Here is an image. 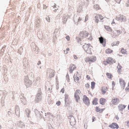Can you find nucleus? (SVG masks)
Returning <instances> with one entry per match:
<instances>
[{
	"mask_svg": "<svg viewBox=\"0 0 129 129\" xmlns=\"http://www.w3.org/2000/svg\"><path fill=\"white\" fill-rule=\"evenodd\" d=\"M96 60V57L93 55L87 57L85 58V61L86 62H88L89 63L94 62Z\"/></svg>",
	"mask_w": 129,
	"mask_h": 129,
	"instance_id": "nucleus-1",
	"label": "nucleus"
},
{
	"mask_svg": "<svg viewBox=\"0 0 129 129\" xmlns=\"http://www.w3.org/2000/svg\"><path fill=\"white\" fill-rule=\"evenodd\" d=\"M115 62L116 60L115 59L111 57H107L106 59V60L104 61L103 63L105 65H106L108 64H110V65L112 64Z\"/></svg>",
	"mask_w": 129,
	"mask_h": 129,
	"instance_id": "nucleus-2",
	"label": "nucleus"
},
{
	"mask_svg": "<svg viewBox=\"0 0 129 129\" xmlns=\"http://www.w3.org/2000/svg\"><path fill=\"white\" fill-rule=\"evenodd\" d=\"M91 46L90 44H85L83 46V48L86 52L88 54H91Z\"/></svg>",
	"mask_w": 129,
	"mask_h": 129,
	"instance_id": "nucleus-3",
	"label": "nucleus"
},
{
	"mask_svg": "<svg viewBox=\"0 0 129 129\" xmlns=\"http://www.w3.org/2000/svg\"><path fill=\"white\" fill-rule=\"evenodd\" d=\"M46 74L49 78H51L54 76L55 71L54 70L50 68L47 69V70Z\"/></svg>",
	"mask_w": 129,
	"mask_h": 129,
	"instance_id": "nucleus-4",
	"label": "nucleus"
},
{
	"mask_svg": "<svg viewBox=\"0 0 129 129\" xmlns=\"http://www.w3.org/2000/svg\"><path fill=\"white\" fill-rule=\"evenodd\" d=\"M116 19L118 21L121 22H125L126 21V17L125 16L123 15H119L117 16L116 18Z\"/></svg>",
	"mask_w": 129,
	"mask_h": 129,
	"instance_id": "nucleus-5",
	"label": "nucleus"
},
{
	"mask_svg": "<svg viewBox=\"0 0 129 129\" xmlns=\"http://www.w3.org/2000/svg\"><path fill=\"white\" fill-rule=\"evenodd\" d=\"M81 93V91L79 89H77L76 91L74 94V97L76 99V102L80 101V98L79 95Z\"/></svg>",
	"mask_w": 129,
	"mask_h": 129,
	"instance_id": "nucleus-6",
	"label": "nucleus"
},
{
	"mask_svg": "<svg viewBox=\"0 0 129 129\" xmlns=\"http://www.w3.org/2000/svg\"><path fill=\"white\" fill-rule=\"evenodd\" d=\"M89 35L88 33L86 31H82L80 32L79 34V37L83 39L87 37Z\"/></svg>",
	"mask_w": 129,
	"mask_h": 129,
	"instance_id": "nucleus-7",
	"label": "nucleus"
},
{
	"mask_svg": "<svg viewBox=\"0 0 129 129\" xmlns=\"http://www.w3.org/2000/svg\"><path fill=\"white\" fill-rule=\"evenodd\" d=\"M119 83L122 89H124L126 84L124 80L120 78L119 79Z\"/></svg>",
	"mask_w": 129,
	"mask_h": 129,
	"instance_id": "nucleus-8",
	"label": "nucleus"
},
{
	"mask_svg": "<svg viewBox=\"0 0 129 129\" xmlns=\"http://www.w3.org/2000/svg\"><path fill=\"white\" fill-rule=\"evenodd\" d=\"M109 127L112 129H123L120 128L118 125L116 123H113L109 125Z\"/></svg>",
	"mask_w": 129,
	"mask_h": 129,
	"instance_id": "nucleus-9",
	"label": "nucleus"
},
{
	"mask_svg": "<svg viewBox=\"0 0 129 129\" xmlns=\"http://www.w3.org/2000/svg\"><path fill=\"white\" fill-rule=\"evenodd\" d=\"M119 102V99L116 98H114L111 101L112 104L114 105H116Z\"/></svg>",
	"mask_w": 129,
	"mask_h": 129,
	"instance_id": "nucleus-10",
	"label": "nucleus"
},
{
	"mask_svg": "<svg viewBox=\"0 0 129 129\" xmlns=\"http://www.w3.org/2000/svg\"><path fill=\"white\" fill-rule=\"evenodd\" d=\"M83 101L84 103L86 105H89L90 104L89 100L88 98L85 95L83 96Z\"/></svg>",
	"mask_w": 129,
	"mask_h": 129,
	"instance_id": "nucleus-11",
	"label": "nucleus"
},
{
	"mask_svg": "<svg viewBox=\"0 0 129 129\" xmlns=\"http://www.w3.org/2000/svg\"><path fill=\"white\" fill-rule=\"evenodd\" d=\"M100 43L102 44L103 46H105L106 44V40L104 39L102 37H101L99 38Z\"/></svg>",
	"mask_w": 129,
	"mask_h": 129,
	"instance_id": "nucleus-12",
	"label": "nucleus"
},
{
	"mask_svg": "<svg viewBox=\"0 0 129 129\" xmlns=\"http://www.w3.org/2000/svg\"><path fill=\"white\" fill-rule=\"evenodd\" d=\"M76 68L75 66L73 64H71L69 68V71L70 73H72L73 71Z\"/></svg>",
	"mask_w": 129,
	"mask_h": 129,
	"instance_id": "nucleus-13",
	"label": "nucleus"
},
{
	"mask_svg": "<svg viewBox=\"0 0 129 129\" xmlns=\"http://www.w3.org/2000/svg\"><path fill=\"white\" fill-rule=\"evenodd\" d=\"M108 89V88L106 86H103L101 89L102 94H105L106 92L107 91Z\"/></svg>",
	"mask_w": 129,
	"mask_h": 129,
	"instance_id": "nucleus-14",
	"label": "nucleus"
},
{
	"mask_svg": "<svg viewBox=\"0 0 129 129\" xmlns=\"http://www.w3.org/2000/svg\"><path fill=\"white\" fill-rule=\"evenodd\" d=\"M105 109V108L101 109L99 107H96L95 108V111L97 112L102 113Z\"/></svg>",
	"mask_w": 129,
	"mask_h": 129,
	"instance_id": "nucleus-15",
	"label": "nucleus"
},
{
	"mask_svg": "<svg viewBox=\"0 0 129 129\" xmlns=\"http://www.w3.org/2000/svg\"><path fill=\"white\" fill-rule=\"evenodd\" d=\"M120 52L122 54H127V52L126 50L124 49L123 48H122L120 50Z\"/></svg>",
	"mask_w": 129,
	"mask_h": 129,
	"instance_id": "nucleus-16",
	"label": "nucleus"
},
{
	"mask_svg": "<svg viewBox=\"0 0 129 129\" xmlns=\"http://www.w3.org/2000/svg\"><path fill=\"white\" fill-rule=\"evenodd\" d=\"M126 106L122 105L120 104L118 106V108L119 110L122 111L124 109L125 107Z\"/></svg>",
	"mask_w": 129,
	"mask_h": 129,
	"instance_id": "nucleus-17",
	"label": "nucleus"
},
{
	"mask_svg": "<svg viewBox=\"0 0 129 129\" xmlns=\"http://www.w3.org/2000/svg\"><path fill=\"white\" fill-rule=\"evenodd\" d=\"M74 78L75 81L76 83H79V78L77 77V75H75L74 76Z\"/></svg>",
	"mask_w": 129,
	"mask_h": 129,
	"instance_id": "nucleus-18",
	"label": "nucleus"
},
{
	"mask_svg": "<svg viewBox=\"0 0 129 129\" xmlns=\"http://www.w3.org/2000/svg\"><path fill=\"white\" fill-rule=\"evenodd\" d=\"M106 100L103 98H101L100 99V102L101 104L102 105L105 104Z\"/></svg>",
	"mask_w": 129,
	"mask_h": 129,
	"instance_id": "nucleus-19",
	"label": "nucleus"
},
{
	"mask_svg": "<svg viewBox=\"0 0 129 129\" xmlns=\"http://www.w3.org/2000/svg\"><path fill=\"white\" fill-rule=\"evenodd\" d=\"M120 43L119 41H115L112 43L111 45L112 46H118Z\"/></svg>",
	"mask_w": 129,
	"mask_h": 129,
	"instance_id": "nucleus-20",
	"label": "nucleus"
},
{
	"mask_svg": "<svg viewBox=\"0 0 129 129\" xmlns=\"http://www.w3.org/2000/svg\"><path fill=\"white\" fill-rule=\"evenodd\" d=\"M42 93L40 92L38 93L37 94V99H38L37 101H39L40 100H41L42 99V97L41 96Z\"/></svg>",
	"mask_w": 129,
	"mask_h": 129,
	"instance_id": "nucleus-21",
	"label": "nucleus"
},
{
	"mask_svg": "<svg viewBox=\"0 0 129 129\" xmlns=\"http://www.w3.org/2000/svg\"><path fill=\"white\" fill-rule=\"evenodd\" d=\"M98 99L96 98H95L94 99V100L92 101V104L93 105H96L98 104Z\"/></svg>",
	"mask_w": 129,
	"mask_h": 129,
	"instance_id": "nucleus-22",
	"label": "nucleus"
},
{
	"mask_svg": "<svg viewBox=\"0 0 129 129\" xmlns=\"http://www.w3.org/2000/svg\"><path fill=\"white\" fill-rule=\"evenodd\" d=\"M106 75L107 76V78L110 79H112L113 77L111 73H107Z\"/></svg>",
	"mask_w": 129,
	"mask_h": 129,
	"instance_id": "nucleus-23",
	"label": "nucleus"
},
{
	"mask_svg": "<svg viewBox=\"0 0 129 129\" xmlns=\"http://www.w3.org/2000/svg\"><path fill=\"white\" fill-rule=\"evenodd\" d=\"M105 28L106 30L110 31H112V29L109 26H105Z\"/></svg>",
	"mask_w": 129,
	"mask_h": 129,
	"instance_id": "nucleus-24",
	"label": "nucleus"
},
{
	"mask_svg": "<svg viewBox=\"0 0 129 129\" xmlns=\"http://www.w3.org/2000/svg\"><path fill=\"white\" fill-rule=\"evenodd\" d=\"M96 15L95 16V21L96 23H98L99 21V14H96Z\"/></svg>",
	"mask_w": 129,
	"mask_h": 129,
	"instance_id": "nucleus-25",
	"label": "nucleus"
},
{
	"mask_svg": "<svg viewBox=\"0 0 129 129\" xmlns=\"http://www.w3.org/2000/svg\"><path fill=\"white\" fill-rule=\"evenodd\" d=\"M93 7L96 10H98L101 9V8L99 7V5L98 4H95L94 5Z\"/></svg>",
	"mask_w": 129,
	"mask_h": 129,
	"instance_id": "nucleus-26",
	"label": "nucleus"
},
{
	"mask_svg": "<svg viewBox=\"0 0 129 129\" xmlns=\"http://www.w3.org/2000/svg\"><path fill=\"white\" fill-rule=\"evenodd\" d=\"M112 50L109 48L107 49L105 51L106 53L108 54L112 52Z\"/></svg>",
	"mask_w": 129,
	"mask_h": 129,
	"instance_id": "nucleus-27",
	"label": "nucleus"
},
{
	"mask_svg": "<svg viewBox=\"0 0 129 129\" xmlns=\"http://www.w3.org/2000/svg\"><path fill=\"white\" fill-rule=\"evenodd\" d=\"M91 88L92 89H93L95 85V83L94 82H91Z\"/></svg>",
	"mask_w": 129,
	"mask_h": 129,
	"instance_id": "nucleus-28",
	"label": "nucleus"
},
{
	"mask_svg": "<svg viewBox=\"0 0 129 129\" xmlns=\"http://www.w3.org/2000/svg\"><path fill=\"white\" fill-rule=\"evenodd\" d=\"M25 111L27 113V114H28V115H29L30 112V110L28 109H26Z\"/></svg>",
	"mask_w": 129,
	"mask_h": 129,
	"instance_id": "nucleus-29",
	"label": "nucleus"
},
{
	"mask_svg": "<svg viewBox=\"0 0 129 129\" xmlns=\"http://www.w3.org/2000/svg\"><path fill=\"white\" fill-rule=\"evenodd\" d=\"M70 50V49L69 48H67L66 50H64V52L65 54H67L68 53V51Z\"/></svg>",
	"mask_w": 129,
	"mask_h": 129,
	"instance_id": "nucleus-30",
	"label": "nucleus"
},
{
	"mask_svg": "<svg viewBox=\"0 0 129 129\" xmlns=\"http://www.w3.org/2000/svg\"><path fill=\"white\" fill-rule=\"evenodd\" d=\"M68 96L66 94L65 95V102H67L68 100Z\"/></svg>",
	"mask_w": 129,
	"mask_h": 129,
	"instance_id": "nucleus-31",
	"label": "nucleus"
},
{
	"mask_svg": "<svg viewBox=\"0 0 129 129\" xmlns=\"http://www.w3.org/2000/svg\"><path fill=\"white\" fill-rule=\"evenodd\" d=\"M125 90L127 92H129V82L127 86L125 89Z\"/></svg>",
	"mask_w": 129,
	"mask_h": 129,
	"instance_id": "nucleus-32",
	"label": "nucleus"
},
{
	"mask_svg": "<svg viewBox=\"0 0 129 129\" xmlns=\"http://www.w3.org/2000/svg\"><path fill=\"white\" fill-rule=\"evenodd\" d=\"M116 31L117 32V34L116 35V36L118 35L121 33V32L119 30H116Z\"/></svg>",
	"mask_w": 129,
	"mask_h": 129,
	"instance_id": "nucleus-33",
	"label": "nucleus"
},
{
	"mask_svg": "<svg viewBox=\"0 0 129 129\" xmlns=\"http://www.w3.org/2000/svg\"><path fill=\"white\" fill-rule=\"evenodd\" d=\"M122 67L119 64H118V65L117 66V68L118 69V70L119 69H121L122 68Z\"/></svg>",
	"mask_w": 129,
	"mask_h": 129,
	"instance_id": "nucleus-34",
	"label": "nucleus"
},
{
	"mask_svg": "<svg viewBox=\"0 0 129 129\" xmlns=\"http://www.w3.org/2000/svg\"><path fill=\"white\" fill-rule=\"evenodd\" d=\"M117 72L119 74H121V73L122 72V69H119L118 70Z\"/></svg>",
	"mask_w": 129,
	"mask_h": 129,
	"instance_id": "nucleus-35",
	"label": "nucleus"
},
{
	"mask_svg": "<svg viewBox=\"0 0 129 129\" xmlns=\"http://www.w3.org/2000/svg\"><path fill=\"white\" fill-rule=\"evenodd\" d=\"M99 18L101 20H102L104 18L103 16L99 14Z\"/></svg>",
	"mask_w": 129,
	"mask_h": 129,
	"instance_id": "nucleus-36",
	"label": "nucleus"
},
{
	"mask_svg": "<svg viewBox=\"0 0 129 129\" xmlns=\"http://www.w3.org/2000/svg\"><path fill=\"white\" fill-rule=\"evenodd\" d=\"M89 16L88 15H86L85 17V21H87L88 19Z\"/></svg>",
	"mask_w": 129,
	"mask_h": 129,
	"instance_id": "nucleus-37",
	"label": "nucleus"
},
{
	"mask_svg": "<svg viewBox=\"0 0 129 129\" xmlns=\"http://www.w3.org/2000/svg\"><path fill=\"white\" fill-rule=\"evenodd\" d=\"M56 104L57 106H59L61 104L60 102V101H58L56 102Z\"/></svg>",
	"mask_w": 129,
	"mask_h": 129,
	"instance_id": "nucleus-38",
	"label": "nucleus"
},
{
	"mask_svg": "<svg viewBox=\"0 0 129 129\" xmlns=\"http://www.w3.org/2000/svg\"><path fill=\"white\" fill-rule=\"evenodd\" d=\"M85 87L87 88H88L89 87V84L87 83L85 84Z\"/></svg>",
	"mask_w": 129,
	"mask_h": 129,
	"instance_id": "nucleus-39",
	"label": "nucleus"
},
{
	"mask_svg": "<svg viewBox=\"0 0 129 129\" xmlns=\"http://www.w3.org/2000/svg\"><path fill=\"white\" fill-rule=\"evenodd\" d=\"M76 39L78 42H79L80 41H81V39L80 37V38L77 37Z\"/></svg>",
	"mask_w": 129,
	"mask_h": 129,
	"instance_id": "nucleus-40",
	"label": "nucleus"
},
{
	"mask_svg": "<svg viewBox=\"0 0 129 129\" xmlns=\"http://www.w3.org/2000/svg\"><path fill=\"white\" fill-rule=\"evenodd\" d=\"M46 19L48 22H49L50 21V19L49 17H46Z\"/></svg>",
	"mask_w": 129,
	"mask_h": 129,
	"instance_id": "nucleus-41",
	"label": "nucleus"
},
{
	"mask_svg": "<svg viewBox=\"0 0 129 129\" xmlns=\"http://www.w3.org/2000/svg\"><path fill=\"white\" fill-rule=\"evenodd\" d=\"M66 38L68 41H69L70 40V37L69 36H67L66 37Z\"/></svg>",
	"mask_w": 129,
	"mask_h": 129,
	"instance_id": "nucleus-42",
	"label": "nucleus"
},
{
	"mask_svg": "<svg viewBox=\"0 0 129 129\" xmlns=\"http://www.w3.org/2000/svg\"><path fill=\"white\" fill-rule=\"evenodd\" d=\"M126 5L127 7H129V0L127 2Z\"/></svg>",
	"mask_w": 129,
	"mask_h": 129,
	"instance_id": "nucleus-43",
	"label": "nucleus"
},
{
	"mask_svg": "<svg viewBox=\"0 0 129 129\" xmlns=\"http://www.w3.org/2000/svg\"><path fill=\"white\" fill-rule=\"evenodd\" d=\"M64 88H63L61 90V92L62 93H63L64 92Z\"/></svg>",
	"mask_w": 129,
	"mask_h": 129,
	"instance_id": "nucleus-44",
	"label": "nucleus"
},
{
	"mask_svg": "<svg viewBox=\"0 0 129 129\" xmlns=\"http://www.w3.org/2000/svg\"><path fill=\"white\" fill-rule=\"evenodd\" d=\"M82 18L79 17L78 19V22H79L80 21H81L82 20Z\"/></svg>",
	"mask_w": 129,
	"mask_h": 129,
	"instance_id": "nucleus-45",
	"label": "nucleus"
},
{
	"mask_svg": "<svg viewBox=\"0 0 129 129\" xmlns=\"http://www.w3.org/2000/svg\"><path fill=\"white\" fill-rule=\"evenodd\" d=\"M116 2L118 3H119L121 1V0H115Z\"/></svg>",
	"mask_w": 129,
	"mask_h": 129,
	"instance_id": "nucleus-46",
	"label": "nucleus"
},
{
	"mask_svg": "<svg viewBox=\"0 0 129 129\" xmlns=\"http://www.w3.org/2000/svg\"><path fill=\"white\" fill-rule=\"evenodd\" d=\"M47 6H46L45 5H44L43 6V9H46L47 8Z\"/></svg>",
	"mask_w": 129,
	"mask_h": 129,
	"instance_id": "nucleus-47",
	"label": "nucleus"
},
{
	"mask_svg": "<svg viewBox=\"0 0 129 129\" xmlns=\"http://www.w3.org/2000/svg\"><path fill=\"white\" fill-rule=\"evenodd\" d=\"M74 58L76 59H77L78 58L77 57L76 55H74Z\"/></svg>",
	"mask_w": 129,
	"mask_h": 129,
	"instance_id": "nucleus-48",
	"label": "nucleus"
},
{
	"mask_svg": "<svg viewBox=\"0 0 129 129\" xmlns=\"http://www.w3.org/2000/svg\"><path fill=\"white\" fill-rule=\"evenodd\" d=\"M112 85L113 86H115V82L114 81H113L112 82Z\"/></svg>",
	"mask_w": 129,
	"mask_h": 129,
	"instance_id": "nucleus-49",
	"label": "nucleus"
},
{
	"mask_svg": "<svg viewBox=\"0 0 129 129\" xmlns=\"http://www.w3.org/2000/svg\"><path fill=\"white\" fill-rule=\"evenodd\" d=\"M115 24V22L114 21V20L113 19V21L111 23V24Z\"/></svg>",
	"mask_w": 129,
	"mask_h": 129,
	"instance_id": "nucleus-50",
	"label": "nucleus"
},
{
	"mask_svg": "<svg viewBox=\"0 0 129 129\" xmlns=\"http://www.w3.org/2000/svg\"><path fill=\"white\" fill-rule=\"evenodd\" d=\"M86 78L88 79H90V77L88 75H87Z\"/></svg>",
	"mask_w": 129,
	"mask_h": 129,
	"instance_id": "nucleus-51",
	"label": "nucleus"
},
{
	"mask_svg": "<svg viewBox=\"0 0 129 129\" xmlns=\"http://www.w3.org/2000/svg\"><path fill=\"white\" fill-rule=\"evenodd\" d=\"M41 64V62L40 61H39L38 63V65H39L40 64Z\"/></svg>",
	"mask_w": 129,
	"mask_h": 129,
	"instance_id": "nucleus-52",
	"label": "nucleus"
},
{
	"mask_svg": "<svg viewBox=\"0 0 129 129\" xmlns=\"http://www.w3.org/2000/svg\"><path fill=\"white\" fill-rule=\"evenodd\" d=\"M116 119L118 120L119 119V118L117 116H116Z\"/></svg>",
	"mask_w": 129,
	"mask_h": 129,
	"instance_id": "nucleus-53",
	"label": "nucleus"
},
{
	"mask_svg": "<svg viewBox=\"0 0 129 129\" xmlns=\"http://www.w3.org/2000/svg\"><path fill=\"white\" fill-rule=\"evenodd\" d=\"M128 109L129 110V104L128 106Z\"/></svg>",
	"mask_w": 129,
	"mask_h": 129,
	"instance_id": "nucleus-54",
	"label": "nucleus"
},
{
	"mask_svg": "<svg viewBox=\"0 0 129 129\" xmlns=\"http://www.w3.org/2000/svg\"><path fill=\"white\" fill-rule=\"evenodd\" d=\"M39 129H43V128H40Z\"/></svg>",
	"mask_w": 129,
	"mask_h": 129,
	"instance_id": "nucleus-55",
	"label": "nucleus"
},
{
	"mask_svg": "<svg viewBox=\"0 0 129 129\" xmlns=\"http://www.w3.org/2000/svg\"><path fill=\"white\" fill-rule=\"evenodd\" d=\"M94 121V120H93V119L92 121Z\"/></svg>",
	"mask_w": 129,
	"mask_h": 129,
	"instance_id": "nucleus-56",
	"label": "nucleus"
},
{
	"mask_svg": "<svg viewBox=\"0 0 129 129\" xmlns=\"http://www.w3.org/2000/svg\"><path fill=\"white\" fill-rule=\"evenodd\" d=\"M103 129H104L103 128Z\"/></svg>",
	"mask_w": 129,
	"mask_h": 129,
	"instance_id": "nucleus-57",
	"label": "nucleus"
}]
</instances>
